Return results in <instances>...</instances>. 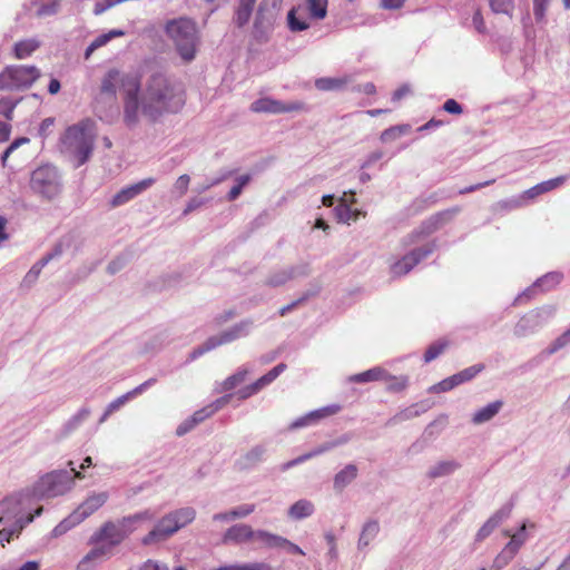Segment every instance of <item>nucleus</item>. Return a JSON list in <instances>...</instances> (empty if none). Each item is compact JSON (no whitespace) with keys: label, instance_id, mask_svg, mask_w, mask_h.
<instances>
[{"label":"nucleus","instance_id":"9d476101","mask_svg":"<svg viewBox=\"0 0 570 570\" xmlns=\"http://www.w3.org/2000/svg\"><path fill=\"white\" fill-rule=\"evenodd\" d=\"M304 109L305 105L302 101L284 104L269 97L257 99L250 105V110L253 112L285 114L302 111Z\"/></svg>","mask_w":570,"mask_h":570},{"label":"nucleus","instance_id":"f03ea898","mask_svg":"<svg viewBox=\"0 0 570 570\" xmlns=\"http://www.w3.org/2000/svg\"><path fill=\"white\" fill-rule=\"evenodd\" d=\"M147 511L126 517L118 522H105L90 538V543H106L91 549L77 564V570H89L92 562L110 553V548L119 546L131 532L130 524L139 520L151 519Z\"/></svg>","mask_w":570,"mask_h":570},{"label":"nucleus","instance_id":"680f3d73","mask_svg":"<svg viewBox=\"0 0 570 570\" xmlns=\"http://www.w3.org/2000/svg\"><path fill=\"white\" fill-rule=\"evenodd\" d=\"M189 176L188 175H181L178 177V179L176 180V184H175V187L180 191V194H185L188 189V185H189Z\"/></svg>","mask_w":570,"mask_h":570},{"label":"nucleus","instance_id":"cd10ccee","mask_svg":"<svg viewBox=\"0 0 570 570\" xmlns=\"http://www.w3.org/2000/svg\"><path fill=\"white\" fill-rule=\"evenodd\" d=\"M61 0H35V14L39 18L57 13Z\"/></svg>","mask_w":570,"mask_h":570},{"label":"nucleus","instance_id":"5701e85b","mask_svg":"<svg viewBox=\"0 0 570 570\" xmlns=\"http://www.w3.org/2000/svg\"><path fill=\"white\" fill-rule=\"evenodd\" d=\"M286 370V364L279 363L275 367H273L271 371H268L265 375L256 380L254 383H252V386L254 391L257 393L263 390L265 386L269 385L272 382H274L284 371Z\"/></svg>","mask_w":570,"mask_h":570},{"label":"nucleus","instance_id":"412c9836","mask_svg":"<svg viewBox=\"0 0 570 570\" xmlns=\"http://www.w3.org/2000/svg\"><path fill=\"white\" fill-rule=\"evenodd\" d=\"M357 466L355 464H347L343 470L336 473L334 478V489L342 491L357 476Z\"/></svg>","mask_w":570,"mask_h":570},{"label":"nucleus","instance_id":"774afa93","mask_svg":"<svg viewBox=\"0 0 570 570\" xmlns=\"http://www.w3.org/2000/svg\"><path fill=\"white\" fill-rule=\"evenodd\" d=\"M18 570H40V562L27 561Z\"/></svg>","mask_w":570,"mask_h":570},{"label":"nucleus","instance_id":"2eb2a0df","mask_svg":"<svg viewBox=\"0 0 570 570\" xmlns=\"http://www.w3.org/2000/svg\"><path fill=\"white\" fill-rule=\"evenodd\" d=\"M256 531L248 524H235L227 529L223 537V542L245 543L254 541Z\"/></svg>","mask_w":570,"mask_h":570},{"label":"nucleus","instance_id":"de8ad7c7","mask_svg":"<svg viewBox=\"0 0 570 570\" xmlns=\"http://www.w3.org/2000/svg\"><path fill=\"white\" fill-rule=\"evenodd\" d=\"M16 102L10 99L0 100V115L6 117L8 120H12Z\"/></svg>","mask_w":570,"mask_h":570},{"label":"nucleus","instance_id":"4468645a","mask_svg":"<svg viewBox=\"0 0 570 570\" xmlns=\"http://www.w3.org/2000/svg\"><path fill=\"white\" fill-rule=\"evenodd\" d=\"M154 183V178H146L137 184L122 188L112 197L110 206L115 208L126 204L127 202L142 193L145 189L150 187Z\"/></svg>","mask_w":570,"mask_h":570},{"label":"nucleus","instance_id":"0e129e2a","mask_svg":"<svg viewBox=\"0 0 570 570\" xmlns=\"http://www.w3.org/2000/svg\"><path fill=\"white\" fill-rule=\"evenodd\" d=\"M11 134V125L4 121H0V142L9 140Z\"/></svg>","mask_w":570,"mask_h":570},{"label":"nucleus","instance_id":"39448f33","mask_svg":"<svg viewBox=\"0 0 570 570\" xmlns=\"http://www.w3.org/2000/svg\"><path fill=\"white\" fill-rule=\"evenodd\" d=\"M166 33L173 40L177 52L185 62L195 59L199 42L197 27L187 18L170 20L166 23Z\"/></svg>","mask_w":570,"mask_h":570},{"label":"nucleus","instance_id":"09e8293b","mask_svg":"<svg viewBox=\"0 0 570 570\" xmlns=\"http://www.w3.org/2000/svg\"><path fill=\"white\" fill-rule=\"evenodd\" d=\"M507 535H510L511 537V540L505 544V547L503 548L512 558L515 557V554L518 553L519 549L521 548V546L523 544L522 543V539H518V537H513L512 534H510L509 531L505 532Z\"/></svg>","mask_w":570,"mask_h":570},{"label":"nucleus","instance_id":"f8f14e48","mask_svg":"<svg viewBox=\"0 0 570 570\" xmlns=\"http://www.w3.org/2000/svg\"><path fill=\"white\" fill-rule=\"evenodd\" d=\"M108 500L107 492L94 493L89 495L71 514V518L76 521H82L86 518L94 514L100 509Z\"/></svg>","mask_w":570,"mask_h":570},{"label":"nucleus","instance_id":"f3484780","mask_svg":"<svg viewBox=\"0 0 570 570\" xmlns=\"http://www.w3.org/2000/svg\"><path fill=\"white\" fill-rule=\"evenodd\" d=\"M230 395H225L217 399L215 402L204 406L203 409L196 411L189 419L198 425L204 422L206 419L214 415L217 411L223 409L229 402Z\"/></svg>","mask_w":570,"mask_h":570},{"label":"nucleus","instance_id":"e2e57ef3","mask_svg":"<svg viewBox=\"0 0 570 570\" xmlns=\"http://www.w3.org/2000/svg\"><path fill=\"white\" fill-rule=\"evenodd\" d=\"M308 295H304L303 297L292 302L291 304L286 305V306H283L281 309H279V315L281 316H285L286 313L291 312L292 309H294L296 306H298L299 304H302L303 302H305L307 299Z\"/></svg>","mask_w":570,"mask_h":570},{"label":"nucleus","instance_id":"ddd939ff","mask_svg":"<svg viewBox=\"0 0 570 570\" xmlns=\"http://www.w3.org/2000/svg\"><path fill=\"white\" fill-rule=\"evenodd\" d=\"M242 332V326H235L234 328L223 332L219 336L209 337L203 346L195 350L191 354V357L195 358L198 355H202L219 345L230 343L234 340L238 338Z\"/></svg>","mask_w":570,"mask_h":570},{"label":"nucleus","instance_id":"ea45409f","mask_svg":"<svg viewBox=\"0 0 570 570\" xmlns=\"http://www.w3.org/2000/svg\"><path fill=\"white\" fill-rule=\"evenodd\" d=\"M500 521H501V517H497V515L489 519L478 531L476 540H479V541L484 540L494 530V528L499 524Z\"/></svg>","mask_w":570,"mask_h":570},{"label":"nucleus","instance_id":"b1692460","mask_svg":"<svg viewBox=\"0 0 570 570\" xmlns=\"http://www.w3.org/2000/svg\"><path fill=\"white\" fill-rule=\"evenodd\" d=\"M255 2L256 0H239L234 18L238 27H243L249 21Z\"/></svg>","mask_w":570,"mask_h":570},{"label":"nucleus","instance_id":"603ef678","mask_svg":"<svg viewBox=\"0 0 570 570\" xmlns=\"http://www.w3.org/2000/svg\"><path fill=\"white\" fill-rule=\"evenodd\" d=\"M549 0H533V13L538 21L543 20Z\"/></svg>","mask_w":570,"mask_h":570},{"label":"nucleus","instance_id":"4c0bfd02","mask_svg":"<svg viewBox=\"0 0 570 570\" xmlns=\"http://www.w3.org/2000/svg\"><path fill=\"white\" fill-rule=\"evenodd\" d=\"M213 570H271L269 566L263 562H253L245 564H227Z\"/></svg>","mask_w":570,"mask_h":570},{"label":"nucleus","instance_id":"c756f323","mask_svg":"<svg viewBox=\"0 0 570 570\" xmlns=\"http://www.w3.org/2000/svg\"><path fill=\"white\" fill-rule=\"evenodd\" d=\"M313 511L314 505L311 501L299 500L289 508L288 515L293 519L299 520L309 517Z\"/></svg>","mask_w":570,"mask_h":570},{"label":"nucleus","instance_id":"6e6d98bb","mask_svg":"<svg viewBox=\"0 0 570 570\" xmlns=\"http://www.w3.org/2000/svg\"><path fill=\"white\" fill-rule=\"evenodd\" d=\"M138 570H168V567L165 563L148 559L138 568Z\"/></svg>","mask_w":570,"mask_h":570},{"label":"nucleus","instance_id":"f704fd0d","mask_svg":"<svg viewBox=\"0 0 570 570\" xmlns=\"http://www.w3.org/2000/svg\"><path fill=\"white\" fill-rule=\"evenodd\" d=\"M449 346V342L445 340L438 341L431 344L424 353V362L430 363L440 356Z\"/></svg>","mask_w":570,"mask_h":570},{"label":"nucleus","instance_id":"a211bd4d","mask_svg":"<svg viewBox=\"0 0 570 570\" xmlns=\"http://www.w3.org/2000/svg\"><path fill=\"white\" fill-rule=\"evenodd\" d=\"M385 377H387V371L381 366H375L362 373L351 375L348 377V382L363 384L368 382L383 381Z\"/></svg>","mask_w":570,"mask_h":570},{"label":"nucleus","instance_id":"6e6552de","mask_svg":"<svg viewBox=\"0 0 570 570\" xmlns=\"http://www.w3.org/2000/svg\"><path fill=\"white\" fill-rule=\"evenodd\" d=\"M31 189L46 199H53L61 193V179L58 169L51 165L36 168L30 178Z\"/></svg>","mask_w":570,"mask_h":570},{"label":"nucleus","instance_id":"20e7f679","mask_svg":"<svg viewBox=\"0 0 570 570\" xmlns=\"http://www.w3.org/2000/svg\"><path fill=\"white\" fill-rule=\"evenodd\" d=\"M125 92L124 121L128 127L137 125L139 120L140 80L135 75H122L118 70H109L101 82V92L115 97L117 87Z\"/></svg>","mask_w":570,"mask_h":570},{"label":"nucleus","instance_id":"7c9ffc66","mask_svg":"<svg viewBox=\"0 0 570 570\" xmlns=\"http://www.w3.org/2000/svg\"><path fill=\"white\" fill-rule=\"evenodd\" d=\"M380 531V525L376 520H371L366 522L363 527L358 539L360 547H367L370 542L377 535Z\"/></svg>","mask_w":570,"mask_h":570},{"label":"nucleus","instance_id":"c9c22d12","mask_svg":"<svg viewBox=\"0 0 570 570\" xmlns=\"http://www.w3.org/2000/svg\"><path fill=\"white\" fill-rule=\"evenodd\" d=\"M483 370H484L483 364H475V365L466 367V368L462 370L461 372L454 374V376L456 379L458 384L460 385L464 382L472 380L474 376H476Z\"/></svg>","mask_w":570,"mask_h":570},{"label":"nucleus","instance_id":"4d7b16f0","mask_svg":"<svg viewBox=\"0 0 570 570\" xmlns=\"http://www.w3.org/2000/svg\"><path fill=\"white\" fill-rule=\"evenodd\" d=\"M443 109L453 115H460L463 111L461 105L454 99H448L443 105Z\"/></svg>","mask_w":570,"mask_h":570},{"label":"nucleus","instance_id":"7ed1b4c3","mask_svg":"<svg viewBox=\"0 0 570 570\" xmlns=\"http://www.w3.org/2000/svg\"><path fill=\"white\" fill-rule=\"evenodd\" d=\"M96 122L85 118L69 126L60 137L59 148L75 161L76 167L86 164L94 151Z\"/></svg>","mask_w":570,"mask_h":570},{"label":"nucleus","instance_id":"13d9d810","mask_svg":"<svg viewBox=\"0 0 570 570\" xmlns=\"http://www.w3.org/2000/svg\"><path fill=\"white\" fill-rule=\"evenodd\" d=\"M472 22H473V26H474V28L476 29L478 32H480V33H484L485 32L484 19H483V16H482L480 10H476L474 12L473 18H472Z\"/></svg>","mask_w":570,"mask_h":570},{"label":"nucleus","instance_id":"8fccbe9b","mask_svg":"<svg viewBox=\"0 0 570 570\" xmlns=\"http://www.w3.org/2000/svg\"><path fill=\"white\" fill-rule=\"evenodd\" d=\"M507 535H510L511 537V540L505 544V547L503 548L512 558L515 557V554L518 553L519 549L521 548V546L523 544L522 543V539H518V537H513L512 534H510L509 531L505 532Z\"/></svg>","mask_w":570,"mask_h":570},{"label":"nucleus","instance_id":"052dcab7","mask_svg":"<svg viewBox=\"0 0 570 570\" xmlns=\"http://www.w3.org/2000/svg\"><path fill=\"white\" fill-rule=\"evenodd\" d=\"M20 533V529H13V530H7L2 529L0 530V543L4 546V543H9L13 535H18Z\"/></svg>","mask_w":570,"mask_h":570},{"label":"nucleus","instance_id":"6ab92c4d","mask_svg":"<svg viewBox=\"0 0 570 570\" xmlns=\"http://www.w3.org/2000/svg\"><path fill=\"white\" fill-rule=\"evenodd\" d=\"M254 542H258L261 547L273 549L283 548L284 543H287V539L264 530H257Z\"/></svg>","mask_w":570,"mask_h":570},{"label":"nucleus","instance_id":"79ce46f5","mask_svg":"<svg viewBox=\"0 0 570 570\" xmlns=\"http://www.w3.org/2000/svg\"><path fill=\"white\" fill-rule=\"evenodd\" d=\"M292 277L293 276H292V274L289 272L282 271V272H278V273H275V274L271 275L267 278L266 284L269 285V286H273V287L282 286L285 283H287Z\"/></svg>","mask_w":570,"mask_h":570},{"label":"nucleus","instance_id":"e433bc0d","mask_svg":"<svg viewBox=\"0 0 570 570\" xmlns=\"http://www.w3.org/2000/svg\"><path fill=\"white\" fill-rule=\"evenodd\" d=\"M247 374H248V371L243 368V370L237 371L235 374L228 376L223 382V390L230 391V390L235 389L237 385H239L240 383H243L246 380Z\"/></svg>","mask_w":570,"mask_h":570},{"label":"nucleus","instance_id":"1a4fd4ad","mask_svg":"<svg viewBox=\"0 0 570 570\" xmlns=\"http://www.w3.org/2000/svg\"><path fill=\"white\" fill-rule=\"evenodd\" d=\"M40 77L33 66H10L0 73V90H17L30 87Z\"/></svg>","mask_w":570,"mask_h":570},{"label":"nucleus","instance_id":"864d4df0","mask_svg":"<svg viewBox=\"0 0 570 570\" xmlns=\"http://www.w3.org/2000/svg\"><path fill=\"white\" fill-rule=\"evenodd\" d=\"M264 453L265 449L263 446H255L245 455V460L248 464H254L262 460Z\"/></svg>","mask_w":570,"mask_h":570},{"label":"nucleus","instance_id":"a19ab883","mask_svg":"<svg viewBox=\"0 0 570 570\" xmlns=\"http://www.w3.org/2000/svg\"><path fill=\"white\" fill-rule=\"evenodd\" d=\"M51 256L43 257L41 261H39L37 264H35L31 269L27 273L24 277L26 283H33L37 281L39 274L41 273V269L43 266L50 261Z\"/></svg>","mask_w":570,"mask_h":570},{"label":"nucleus","instance_id":"4be33fe9","mask_svg":"<svg viewBox=\"0 0 570 570\" xmlns=\"http://www.w3.org/2000/svg\"><path fill=\"white\" fill-rule=\"evenodd\" d=\"M503 405L502 401H494L487 406L480 409L473 414L472 422L474 424H482L494 417Z\"/></svg>","mask_w":570,"mask_h":570},{"label":"nucleus","instance_id":"0eeeda50","mask_svg":"<svg viewBox=\"0 0 570 570\" xmlns=\"http://www.w3.org/2000/svg\"><path fill=\"white\" fill-rule=\"evenodd\" d=\"M327 0H304L287 13L288 28L293 32L309 28L308 19L323 20L327 14Z\"/></svg>","mask_w":570,"mask_h":570},{"label":"nucleus","instance_id":"dca6fc26","mask_svg":"<svg viewBox=\"0 0 570 570\" xmlns=\"http://www.w3.org/2000/svg\"><path fill=\"white\" fill-rule=\"evenodd\" d=\"M340 409L341 407L338 405H331V406H326V407L313 411V412L308 413L307 415L295 420L291 424V429H299V428L307 426L311 423H313L320 419L336 414L340 411Z\"/></svg>","mask_w":570,"mask_h":570},{"label":"nucleus","instance_id":"9b49d317","mask_svg":"<svg viewBox=\"0 0 570 570\" xmlns=\"http://www.w3.org/2000/svg\"><path fill=\"white\" fill-rule=\"evenodd\" d=\"M432 253V248H416L394 263L391 272L395 276L407 274L415 265Z\"/></svg>","mask_w":570,"mask_h":570},{"label":"nucleus","instance_id":"2f4dec72","mask_svg":"<svg viewBox=\"0 0 570 570\" xmlns=\"http://www.w3.org/2000/svg\"><path fill=\"white\" fill-rule=\"evenodd\" d=\"M39 48V42L35 39L19 41L14 45V55L18 59L30 56Z\"/></svg>","mask_w":570,"mask_h":570},{"label":"nucleus","instance_id":"49530a36","mask_svg":"<svg viewBox=\"0 0 570 570\" xmlns=\"http://www.w3.org/2000/svg\"><path fill=\"white\" fill-rule=\"evenodd\" d=\"M458 382H456V379L454 375L448 377V379H444L443 381H441L440 383H438L436 385H434L432 387V391L434 392H448L452 389H454L455 386H458Z\"/></svg>","mask_w":570,"mask_h":570},{"label":"nucleus","instance_id":"473e14b6","mask_svg":"<svg viewBox=\"0 0 570 570\" xmlns=\"http://www.w3.org/2000/svg\"><path fill=\"white\" fill-rule=\"evenodd\" d=\"M386 382V390L389 392L397 393L404 391L409 385V377L405 375L394 376L387 372V377L383 380Z\"/></svg>","mask_w":570,"mask_h":570},{"label":"nucleus","instance_id":"c85d7f7f","mask_svg":"<svg viewBox=\"0 0 570 570\" xmlns=\"http://www.w3.org/2000/svg\"><path fill=\"white\" fill-rule=\"evenodd\" d=\"M334 212L337 220L341 223L356 222L361 215L360 210L352 209L344 199L335 207Z\"/></svg>","mask_w":570,"mask_h":570},{"label":"nucleus","instance_id":"69168bd1","mask_svg":"<svg viewBox=\"0 0 570 570\" xmlns=\"http://www.w3.org/2000/svg\"><path fill=\"white\" fill-rule=\"evenodd\" d=\"M255 394H257V392H256V391H254V389H253L252 384H249V385H247V386H245V387L240 389V390L237 392V396H238V399H240V400H246V399H248V397H250L252 395H255Z\"/></svg>","mask_w":570,"mask_h":570},{"label":"nucleus","instance_id":"5fc2aeb1","mask_svg":"<svg viewBox=\"0 0 570 570\" xmlns=\"http://www.w3.org/2000/svg\"><path fill=\"white\" fill-rule=\"evenodd\" d=\"M568 343H570V338L567 336L566 333H563L562 335H560L558 338H556L553 341V343L550 345L548 352L549 354H553L556 353L558 350L562 348L563 346H566Z\"/></svg>","mask_w":570,"mask_h":570},{"label":"nucleus","instance_id":"393cba45","mask_svg":"<svg viewBox=\"0 0 570 570\" xmlns=\"http://www.w3.org/2000/svg\"><path fill=\"white\" fill-rule=\"evenodd\" d=\"M255 511L254 504H243L225 513H217L213 517L215 521H225L230 519H240Z\"/></svg>","mask_w":570,"mask_h":570},{"label":"nucleus","instance_id":"3c124183","mask_svg":"<svg viewBox=\"0 0 570 570\" xmlns=\"http://www.w3.org/2000/svg\"><path fill=\"white\" fill-rule=\"evenodd\" d=\"M512 559L513 558L504 549H502V551L494 558L492 568L500 570L508 566Z\"/></svg>","mask_w":570,"mask_h":570},{"label":"nucleus","instance_id":"bf43d9fd","mask_svg":"<svg viewBox=\"0 0 570 570\" xmlns=\"http://www.w3.org/2000/svg\"><path fill=\"white\" fill-rule=\"evenodd\" d=\"M196 424L188 417L183 423H180L176 430V434L181 436L191 431Z\"/></svg>","mask_w":570,"mask_h":570},{"label":"nucleus","instance_id":"423d86ee","mask_svg":"<svg viewBox=\"0 0 570 570\" xmlns=\"http://www.w3.org/2000/svg\"><path fill=\"white\" fill-rule=\"evenodd\" d=\"M196 511L193 508H181L164 515L151 531L142 539L144 546H150L167 540L178 530L195 520Z\"/></svg>","mask_w":570,"mask_h":570},{"label":"nucleus","instance_id":"c03bdc74","mask_svg":"<svg viewBox=\"0 0 570 570\" xmlns=\"http://www.w3.org/2000/svg\"><path fill=\"white\" fill-rule=\"evenodd\" d=\"M30 141L29 138L27 137H20V138H17L14 139L10 146L4 150L3 155H2V166H6V163H7V159L9 158V156L17 149L19 148L20 146L24 145V144H28Z\"/></svg>","mask_w":570,"mask_h":570},{"label":"nucleus","instance_id":"338daca9","mask_svg":"<svg viewBox=\"0 0 570 570\" xmlns=\"http://www.w3.org/2000/svg\"><path fill=\"white\" fill-rule=\"evenodd\" d=\"M126 400H127V395H124V396L118 397L114 402H111L108 406V410H107L105 416L108 415L109 413H111L112 411L119 409L126 402Z\"/></svg>","mask_w":570,"mask_h":570},{"label":"nucleus","instance_id":"72a5a7b5","mask_svg":"<svg viewBox=\"0 0 570 570\" xmlns=\"http://www.w3.org/2000/svg\"><path fill=\"white\" fill-rule=\"evenodd\" d=\"M459 464L453 461H443L438 463L434 468H432L429 472L431 478H439L443 475L451 474L458 469Z\"/></svg>","mask_w":570,"mask_h":570},{"label":"nucleus","instance_id":"f257e3e1","mask_svg":"<svg viewBox=\"0 0 570 570\" xmlns=\"http://www.w3.org/2000/svg\"><path fill=\"white\" fill-rule=\"evenodd\" d=\"M184 104V94L165 75L155 73L146 83L139 109L150 121H156L165 114L178 112Z\"/></svg>","mask_w":570,"mask_h":570},{"label":"nucleus","instance_id":"37998d69","mask_svg":"<svg viewBox=\"0 0 570 570\" xmlns=\"http://www.w3.org/2000/svg\"><path fill=\"white\" fill-rule=\"evenodd\" d=\"M489 2L495 13H510L513 9V0H489Z\"/></svg>","mask_w":570,"mask_h":570},{"label":"nucleus","instance_id":"58836bf2","mask_svg":"<svg viewBox=\"0 0 570 570\" xmlns=\"http://www.w3.org/2000/svg\"><path fill=\"white\" fill-rule=\"evenodd\" d=\"M406 130V126H393L391 128L385 129L381 134L380 139L382 142H389L403 135Z\"/></svg>","mask_w":570,"mask_h":570},{"label":"nucleus","instance_id":"bb28decb","mask_svg":"<svg viewBox=\"0 0 570 570\" xmlns=\"http://www.w3.org/2000/svg\"><path fill=\"white\" fill-rule=\"evenodd\" d=\"M350 82L348 77L342 78H320L315 81V87L322 91L340 90Z\"/></svg>","mask_w":570,"mask_h":570},{"label":"nucleus","instance_id":"a18cd8bd","mask_svg":"<svg viewBox=\"0 0 570 570\" xmlns=\"http://www.w3.org/2000/svg\"><path fill=\"white\" fill-rule=\"evenodd\" d=\"M322 452H323V449H318V450H315V451H313V452H309V453L303 454V455H301V456H298V458H296V459H294V460H291V461L286 462V463L282 466V470H283V471H286V470H288V469H291V468H293V466H295V465H297V464H299V463L305 462L306 460H308V459H311V458H313V456H315V455H317V454H320V453H322Z\"/></svg>","mask_w":570,"mask_h":570},{"label":"nucleus","instance_id":"aec40b11","mask_svg":"<svg viewBox=\"0 0 570 570\" xmlns=\"http://www.w3.org/2000/svg\"><path fill=\"white\" fill-rule=\"evenodd\" d=\"M564 180H566V178L563 176H560V177H557L553 179L542 181V183L529 188L528 190H525L523 196L532 199L543 193L550 191V190L561 186L564 183Z\"/></svg>","mask_w":570,"mask_h":570},{"label":"nucleus","instance_id":"a878e982","mask_svg":"<svg viewBox=\"0 0 570 570\" xmlns=\"http://www.w3.org/2000/svg\"><path fill=\"white\" fill-rule=\"evenodd\" d=\"M122 36H125V31L119 29H114L107 33L100 35L88 46L85 52V58L88 59L96 49L107 45L112 38Z\"/></svg>","mask_w":570,"mask_h":570}]
</instances>
